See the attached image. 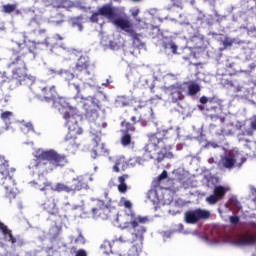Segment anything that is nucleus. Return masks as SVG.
Listing matches in <instances>:
<instances>
[{"mask_svg":"<svg viewBox=\"0 0 256 256\" xmlns=\"http://www.w3.org/2000/svg\"><path fill=\"white\" fill-rule=\"evenodd\" d=\"M236 74H237V71H236V70H234V71H232V72L229 73V75H231V76H232V75H236Z\"/></svg>","mask_w":256,"mask_h":256,"instance_id":"54","label":"nucleus"},{"mask_svg":"<svg viewBox=\"0 0 256 256\" xmlns=\"http://www.w3.org/2000/svg\"><path fill=\"white\" fill-rule=\"evenodd\" d=\"M101 153H105V151L103 150V147H102V151H101Z\"/></svg>","mask_w":256,"mask_h":256,"instance_id":"59","label":"nucleus"},{"mask_svg":"<svg viewBox=\"0 0 256 256\" xmlns=\"http://www.w3.org/2000/svg\"><path fill=\"white\" fill-rule=\"evenodd\" d=\"M0 231L5 239L12 245H17V247H23L25 242L22 240L21 236H13V231L5 225V223L1 222L0 220Z\"/></svg>","mask_w":256,"mask_h":256,"instance_id":"13","label":"nucleus"},{"mask_svg":"<svg viewBox=\"0 0 256 256\" xmlns=\"http://www.w3.org/2000/svg\"><path fill=\"white\" fill-rule=\"evenodd\" d=\"M102 127L105 129V127H107V123H103Z\"/></svg>","mask_w":256,"mask_h":256,"instance_id":"56","label":"nucleus"},{"mask_svg":"<svg viewBox=\"0 0 256 256\" xmlns=\"http://www.w3.org/2000/svg\"><path fill=\"white\" fill-rule=\"evenodd\" d=\"M237 245L249 246L255 245L256 237L253 234H244L238 240H236Z\"/></svg>","mask_w":256,"mask_h":256,"instance_id":"21","label":"nucleus"},{"mask_svg":"<svg viewBox=\"0 0 256 256\" xmlns=\"http://www.w3.org/2000/svg\"><path fill=\"white\" fill-rule=\"evenodd\" d=\"M133 1H140V0H133Z\"/></svg>","mask_w":256,"mask_h":256,"instance_id":"61","label":"nucleus"},{"mask_svg":"<svg viewBox=\"0 0 256 256\" xmlns=\"http://www.w3.org/2000/svg\"><path fill=\"white\" fill-rule=\"evenodd\" d=\"M168 174L167 171L164 170L159 176H158V181H163L164 179H167Z\"/></svg>","mask_w":256,"mask_h":256,"instance_id":"43","label":"nucleus"},{"mask_svg":"<svg viewBox=\"0 0 256 256\" xmlns=\"http://www.w3.org/2000/svg\"><path fill=\"white\" fill-rule=\"evenodd\" d=\"M76 256H87V252L85 250H78Z\"/></svg>","mask_w":256,"mask_h":256,"instance_id":"45","label":"nucleus"},{"mask_svg":"<svg viewBox=\"0 0 256 256\" xmlns=\"http://www.w3.org/2000/svg\"><path fill=\"white\" fill-rule=\"evenodd\" d=\"M17 9V4H6L2 6L3 13L11 14Z\"/></svg>","mask_w":256,"mask_h":256,"instance_id":"35","label":"nucleus"},{"mask_svg":"<svg viewBox=\"0 0 256 256\" xmlns=\"http://www.w3.org/2000/svg\"><path fill=\"white\" fill-rule=\"evenodd\" d=\"M33 47V48H32ZM19 44L18 48L13 50L8 63V69H12V77L16 79L20 85H32L35 77L29 74L27 69V61L31 59V55H35V44Z\"/></svg>","mask_w":256,"mask_h":256,"instance_id":"2","label":"nucleus"},{"mask_svg":"<svg viewBox=\"0 0 256 256\" xmlns=\"http://www.w3.org/2000/svg\"><path fill=\"white\" fill-rule=\"evenodd\" d=\"M227 67L231 69L233 67V64H229Z\"/></svg>","mask_w":256,"mask_h":256,"instance_id":"57","label":"nucleus"},{"mask_svg":"<svg viewBox=\"0 0 256 256\" xmlns=\"http://www.w3.org/2000/svg\"><path fill=\"white\" fill-rule=\"evenodd\" d=\"M233 43H235V39H231L229 36H225L222 40L223 49H227L229 47H233Z\"/></svg>","mask_w":256,"mask_h":256,"instance_id":"36","label":"nucleus"},{"mask_svg":"<svg viewBox=\"0 0 256 256\" xmlns=\"http://www.w3.org/2000/svg\"><path fill=\"white\" fill-rule=\"evenodd\" d=\"M112 23L113 25H115V27H117V29H121V31H125V33H128V35L132 37L133 43H141V34L135 32L131 20L123 17H118L114 19Z\"/></svg>","mask_w":256,"mask_h":256,"instance_id":"9","label":"nucleus"},{"mask_svg":"<svg viewBox=\"0 0 256 256\" xmlns=\"http://www.w3.org/2000/svg\"><path fill=\"white\" fill-rule=\"evenodd\" d=\"M0 175H2V186L5 189V197L11 201L19 195V188L15 182V168L9 167V161L0 156Z\"/></svg>","mask_w":256,"mask_h":256,"instance_id":"4","label":"nucleus"},{"mask_svg":"<svg viewBox=\"0 0 256 256\" xmlns=\"http://www.w3.org/2000/svg\"><path fill=\"white\" fill-rule=\"evenodd\" d=\"M248 226L251 227L252 229H256V223L254 221H250L248 223Z\"/></svg>","mask_w":256,"mask_h":256,"instance_id":"48","label":"nucleus"},{"mask_svg":"<svg viewBox=\"0 0 256 256\" xmlns=\"http://www.w3.org/2000/svg\"><path fill=\"white\" fill-rule=\"evenodd\" d=\"M133 17H137L139 15V10H136L135 12L132 13Z\"/></svg>","mask_w":256,"mask_h":256,"instance_id":"52","label":"nucleus"},{"mask_svg":"<svg viewBox=\"0 0 256 256\" xmlns=\"http://www.w3.org/2000/svg\"><path fill=\"white\" fill-rule=\"evenodd\" d=\"M127 179H129V174H123L118 177V191L122 195H125V193H127L128 186L127 183H125Z\"/></svg>","mask_w":256,"mask_h":256,"instance_id":"26","label":"nucleus"},{"mask_svg":"<svg viewBox=\"0 0 256 256\" xmlns=\"http://www.w3.org/2000/svg\"><path fill=\"white\" fill-rule=\"evenodd\" d=\"M69 87L70 91L74 93L73 99H84L83 95H81V85L79 83H70Z\"/></svg>","mask_w":256,"mask_h":256,"instance_id":"28","label":"nucleus"},{"mask_svg":"<svg viewBox=\"0 0 256 256\" xmlns=\"http://www.w3.org/2000/svg\"><path fill=\"white\" fill-rule=\"evenodd\" d=\"M149 223V217L136 215L135 213H130V222H127L125 225V229L133 230L132 235L135 237L134 240L144 241L145 234L147 233V225Z\"/></svg>","mask_w":256,"mask_h":256,"instance_id":"8","label":"nucleus"},{"mask_svg":"<svg viewBox=\"0 0 256 256\" xmlns=\"http://www.w3.org/2000/svg\"><path fill=\"white\" fill-rule=\"evenodd\" d=\"M170 49H171V51H172V53H177V45H175V44H170Z\"/></svg>","mask_w":256,"mask_h":256,"instance_id":"46","label":"nucleus"},{"mask_svg":"<svg viewBox=\"0 0 256 256\" xmlns=\"http://www.w3.org/2000/svg\"><path fill=\"white\" fill-rule=\"evenodd\" d=\"M150 159H153V154L147 151H144L142 156L134 157V161L135 163H138V165H143V163L149 161Z\"/></svg>","mask_w":256,"mask_h":256,"instance_id":"29","label":"nucleus"},{"mask_svg":"<svg viewBox=\"0 0 256 256\" xmlns=\"http://www.w3.org/2000/svg\"><path fill=\"white\" fill-rule=\"evenodd\" d=\"M58 95L59 94L57 93L55 86H45L41 89V97L47 103H51V101L53 102L54 99H57Z\"/></svg>","mask_w":256,"mask_h":256,"instance_id":"19","label":"nucleus"},{"mask_svg":"<svg viewBox=\"0 0 256 256\" xmlns=\"http://www.w3.org/2000/svg\"><path fill=\"white\" fill-rule=\"evenodd\" d=\"M247 161V158L243 157L241 154L233 155L232 157L226 156L222 159V165L225 169H233L235 167V163H237V167H241L243 163Z\"/></svg>","mask_w":256,"mask_h":256,"instance_id":"17","label":"nucleus"},{"mask_svg":"<svg viewBox=\"0 0 256 256\" xmlns=\"http://www.w3.org/2000/svg\"><path fill=\"white\" fill-rule=\"evenodd\" d=\"M31 23H35V19H33V20L31 21Z\"/></svg>","mask_w":256,"mask_h":256,"instance_id":"58","label":"nucleus"},{"mask_svg":"<svg viewBox=\"0 0 256 256\" xmlns=\"http://www.w3.org/2000/svg\"><path fill=\"white\" fill-rule=\"evenodd\" d=\"M250 129L253 131H256V118L254 120L251 121L250 123Z\"/></svg>","mask_w":256,"mask_h":256,"instance_id":"44","label":"nucleus"},{"mask_svg":"<svg viewBox=\"0 0 256 256\" xmlns=\"http://www.w3.org/2000/svg\"><path fill=\"white\" fill-rule=\"evenodd\" d=\"M64 79L66 81H73L75 79V77H77V74H75V69L73 68V72L69 71V70H65L62 73Z\"/></svg>","mask_w":256,"mask_h":256,"instance_id":"34","label":"nucleus"},{"mask_svg":"<svg viewBox=\"0 0 256 256\" xmlns=\"http://www.w3.org/2000/svg\"><path fill=\"white\" fill-rule=\"evenodd\" d=\"M127 167H129V164H127V159L124 156H120L118 159H116L113 166V171H115V173H121V171H125Z\"/></svg>","mask_w":256,"mask_h":256,"instance_id":"22","label":"nucleus"},{"mask_svg":"<svg viewBox=\"0 0 256 256\" xmlns=\"http://www.w3.org/2000/svg\"><path fill=\"white\" fill-rule=\"evenodd\" d=\"M214 194L216 195V197L218 199H223L225 197V195L227 194V190L225 189V187L223 186H216L214 188Z\"/></svg>","mask_w":256,"mask_h":256,"instance_id":"33","label":"nucleus"},{"mask_svg":"<svg viewBox=\"0 0 256 256\" xmlns=\"http://www.w3.org/2000/svg\"><path fill=\"white\" fill-rule=\"evenodd\" d=\"M248 137H253V130L251 128L245 129L237 135L239 143H251Z\"/></svg>","mask_w":256,"mask_h":256,"instance_id":"23","label":"nucleus"},{"mask_svg":"<svg viewBox=\"0 0 256 256\" xmlns=\"http://www.w3.org/2000/svg\"><path fill=\"white\" fill-rule=\"evenodd\" d=\"M1 120L5 123L7 129H9V125H11V119H13V112L4 111L0 115Z\"/></svg>","mask_w":256,"mask_h":256,"instance_id":"30","label":"nucleus"},{"mask_svg":"<svg viewBox=\"0 0 256 256\" xmlns=\"http://www.w3.org/2000/svg\"><path fill=\"white\" fill-rule=\"evenodd\" d=\"M199 102L202 105H205V109L210 113L211 118L216 117V119H219V113H221L223 109L221 100L216 97L207 98V96H202L200 97Z\"/></svg>","mask_w":256,"mask_h":256,"instance_id":"10","label":"nucleus"},{"mask_svg":"<svg viewBox=\"0 0 256 256\" xmlns=\"http://www.w3.org/2000/svg\"><path fill=\"white\" fill-rule=\"evenodd\" d=\"M63 119H65L66 126L68 127V133L64 138V145L66 147H71L72 149H79L81 143L77 141V135L83 133V130L79 127V115L65 112L63 114Z\"/></svg>","mask_w":256,"mask_h":256,"instance_id":"6","label":"nucleus"},{"mask_svg":"<svg viewBox=\"0 0 256 256\" xmlns=\"http://www.w3.org/2000/svg\"><path fill=\"white\" fill-rule=\"evenodd\" d=\"M121 144L123 145V147H128V145H131V134L124 133L121 138Z\"/></svg>","mask_w":256,"mask_h":256,"instance_id":"37","label":"nucleus"},{"mask_svg":"<svg viewBox=\"0 0 256 256\" xmlns=\"http://www.w3.org/2000/svg\"><path fill=\"white\" fill-rule=\"evenodd\" d=\"M157 97V99H161V97L160 96H156Z\"/></svg>","mask_w":256,"mask_h":256,"instance_id":"60","label":"nucleus"},{"mask_svg":"<svg viewBox=\"0 0 256 256\" xmlns=\"http://www.w3.org/2000/svg\"><path fill=\"white\" fill-rule=\"evenodd\" d=\"M167 91L169 93V99L171 103H179V101H183L185 99V87H183L181 84H173L170 85L167 88Z\"/></svg>","mask_w":256,"mask_h":256,"instance_id":"14","label":"nucleus"},{"mask_svg":"<svg viewBox=\"0 0 256 256\" xmlns=\"http://www.w3.org/2000/svg\"><path fill=\"white\" fill-rule=\"evenodd\" d=\"M91 212L95 219H103L105 221L109 219L111 210L107 205H105L104 201L98 200L96 206L91 209Z\"/></svg>","mask_w":256,"mask_h":256,"instance_id":"15","label":"nucleus"},{"mask_svg":"<svg viewBox=\"0 0 256 256\" xmlns=\"http://www.w3.org/2000/svg\"><path fill=\"white\" fill-rule=\"evenodd\" d=\"M74 73L80 81H93L95 77V64L87 55H81L75 64Z\"/></svg>","mask_w":256,"mask_h":256,"instance_id":"7","label":"nucleus"},{"mask_svg":"<svg viewBox=\"0 0 256 256\" xmlns=\"http://www.w3.org/2000/svg\"><path fill=\"white\" fill-rule=\"evenodd\" d=\"M49 21L52 23V25H61V23H65V16H63L61 13H56L50 17Z\"/></svg>","mask_w":256,"mask_h":256,"instance_id":"32","label":"nucleus"},{"mask_svg":"<svg viewBox=\"0 0 256 256\" xmlns=\"http://www.w3.org/2000/svg\"><path fill=\"white\" fill-rule=\"evenodd\" d=\"M52 107H54V109H67V107H69V104L65 97H60L58 94L52 102Z\"/></svg>","mask_w":256,"mask_h":256,"instance_id":"25","label":"nucleus"},{"mask_svg":"<svg viewBox=\"0 0 256 256\" xmlns=\"http://www.w3.org/2000/svg\"><path fill=\"white\" fill-rule=\"evenodd\" d=\"M99 15H101L99 12L93 13L90 17L91 23H98L99 22Z\"/></svg>","mask_w":256,"mask_h":256,"instance_id":"40","label":"nucleus"},{"mask_svg":"<svg viewBox=\"0 0 256 256\" xmlns=\"http://www.w3.org/2000/svg\"><path fill=\"white\" fill-rule=\"evenodd\" d=\"M206 201H207V203H209V205H215L218 203V201H221V200L215 194H213V195H210L209 197H207Z\"/></svg>","mask_w":256,"mask_h":256,"instance_id":"38","label":"nucleus"},{"mask_svg":"<svg viewBox=\"0 0 256 256\" xmlns=\"http://www.w3.org/2000/svg\"><path fill=\"white\" fill-rule=\"evenodd\" d=\"M201 92V86L196 82H191L188 85L187 95L188 97H195L197 93Z\"/></svg>","mask_w":256,"mask_h":256,"instance_id":"27","label":"nucleus"},{"mask_svg":"<svg viewBox=\"0 0 256 256\" xmlns=\"http://www.w3.org/2000/svg\"><path fill=\"white\" fill-rule=\"evenodd\" d=\"M209 130L212 131V133H215V135H223V130H217L216 124H210Z\"/></svg>","mask_w":256,"mask_h":256,"instance_id":"39","label":"nucleus"},{"mask_svg":"<svg viewBox=\"0 0 256 256\" xmlns=\"http://www.w3.org/2000/svg\"><path fill=\"white\" fill-rule=\"evenodd\" d=\"M84 109V117H86L89 121H95L99 117V104H97L95 101H87L83 105Z\"/></svg>","mask_w":256,"mask_h":256,"instance_id":"16","label":"nucleus"},{"mask_svg":"<svg viewBox=\"0 0 256 256\" xmlns=\"http://www.w3.org/2000/svg\"><path fill=\"white\" fill-rule=\"evenodd\" d=\"M184 217L187 223L195 225V223H199V221L203 219H209V217H211V212L198 208L186 211Z\"/></svg>","mask_w":256,"mask_h":256,"instance_id":"12","label":"nucleus"},{"mask_svg":"<svg viewBox=\"0 0 256 256\" xmlns=\"http://www.w3.org/2000/svg\"><path fill=\"white\" fill-rule=\"evenodd\" d=\"M5 83V78L3 77V74L0 73V87Z\"/></svg>","mask_w":256,"mask_h":256,"instance_id":"50","label":"nucleus"},{"mask_svg":"<svg viewBox=\"0 0 256 256\" xmlns=\"http://www.w3.org/2000/svg\"><path fill=\"white\" fill-rule=\"evenodd\" d=\"M28 169H35L38 173V179L36 182L34 181L33 184L37 185V189L46 196L49 195V193H67L68 195H75V193L82 191V189H89V181L83 176H77L67 184L58 182L53 186V183L45 178L47 173L53 171V165L50 161H47V158L41 157V153L36 159L30 162Z\"/></svg>","mask_w":256,"mask_h":256,"instance_id":"1","label":"nucleus"},{"mask_svg":"<svg viewBox=\"0 0 256 256\" xmlns=\"http://www.w3.org/2000/svg\"><path fill=\"white\" fill-rule=\"evenodd\" d=\"M198 109H200V111H205V106L198 105Z\"/></svg>","mask_w":256,"mask_h":256,"instance_id":"53","label":"nucleus"},{"mask_svg":"<svg viewBox=\"0 0 256 256\" xmlns=\"http://www.w3.org/2000/svg\"><path fill=\"white\" fill-rule=\"evenodd\" d=\"M121 201H124L123 205H124L125 209H132L133 208V204L131 203V201L125 200V197H122Z\"/></svg>","mask_w":256,"mask_h":256,"instance_id":"41","label":"nucleus"},{"mask_svg":"<svg viewBox=\"0 0 256 256\" xmlns=\"http://www.w3.org/2000/svg\"><path fill=\"white\" fill-rule=\"evenodd\" d=\"M76 25L79 28V31H83V25L81 23H77Z\"/></svg>","mask_w":256,"mask_h":256,"instance_id":"51","label":"nucleus"},{"mask_svg":"<svg viewBox=\"0 0 256 256\" xmlns=\"http://www.w3.org/2000/svg\"><path fill=\"white\" fill-rule=\"evenodd\" d=\"M41 207L49 215H59V208L57 207V199L50 197L41 204Z\"/></svg>","mask_w":256,"mask_h":256,"instance_id":"18","label":"nucleus"},{"mask_svg":"<svg viewBox=\"0 0 256 256\" xmlns=\"http://www.w3.org/2000/svg\"><path fill=\"white\" fill-rule=\"evenodd\" d=\"M143 251V240H133L132 246L127 252V256H139Z\"/></svg>","mask_w":256,"mask_h":256,"instance_id":"20","label":"nucleus"},{"mask_svg":"<svg viewBox=\"0 0 256 256\" xmlns=\"http://www.w3.org/2000/svg\"><path fill=\"white\" fill-rule=\"evenodd\" d=\"M230 223L232 225H237L239 223V216H230Z\"/></svg>","mask_w":256,"mask_h":256,"instance_id":"42","label":"nucleus"},{"mask_svg":"<svg viewBox=\"0 0 256 256\" xmlns=\"http://www.w3.org/2000/svg\"><path fill=\"white\" fill-rule=\"evenodd\" d=\"M130 100L127 96H118L115 100L116 107H129Z\"/></svg>","mask_w":256,"mask_h":256,"instance_id":"31","label":"nucleus"},{"mask_svg":"<svg viewBox=\"0 0 256 256\" xmlns=\"http://www.w3.org/2000/svg\"><path fill=\"white\" fill-rule=\"evenodd\" d=\"M176 132L173 129L156 132L149 137L148 143L144 146L143 151L152 154V158L157 163H162L165 159H173V146L169 143L175 139Z\"/></svg>","mask_w":256,"mask_h":256,"instance_id":"3","label":"nucleus"},{"mask_svg":"<svg viewBox=\"0 0 256 256\" xmlns=\"http://www.w3.org/2000/svg\"><path fill=\"white\" fill-rule=\"evenodd\" d=\"M42 159H47L54 167H65L69 160L65 154H59L55 150L41 152Z\"/></svg>","mask_w":256,"mask_h":256,"instance_id":"11","label":"nucleus"},{"mask_svg":"<svg viewBox=\"0 0 256 256\" xmlns=\"http://www.w3.org/2000/svg\"><path fill=\"white\" fill-rule=\"evenodd\" d=\"M134 112L136 116H132L129 122L127 120H123L120 126L124 129L123 133H135V125L140 123L142 127H147V123L151 121V116L153 115V109L147 105H138L134 108Z\"/></svg>","mask_w":256,"mask_h":256,"instance_id":"5","label":"nucleus"},{"mask_svg":"<svg viewBox=\"0 0 256 256\" xmlns=\"http://www.w3.org/2000/svg\"><path fill=\"white\" fill-rule=\"evenodd\" d=\"M98 13L103 17L108 19H113L115 17V10L110 5H104L98 9Z\"/></svg>","mask_w":256,"mask_h":256,"instance_id":"24","label":"nucleus"},{"mask_svg":"<svg viewBox=\"0 0 256 256\" xmlns=\"http://www.w3.org/2000/svg\"><path fill=\"white\" fill-rule=\"evenodd\" d=\"M235 207H237V209H239V210L243 209V206H241V202H239V201L235 202Z\"/></svg>","mask_w":256,"mask_h":256,"instance_id":"49","label":"nucleus"},{"mask_svg":"<svg viewBox=\"0 0 256 256\" xmlns=\"http://www.w3.org/2000/svg\"><path fill=\"white\" fill-rule=\"evenodd\" d=\"M25 127H27L28 131H33V124L31 122L26 123Z\"/></svg>","mask_w":256,"mask_h":256,"instance_id":"47","label":"nucleus"},{"mask_svg":"<svg viewBox=\"0 0 256 256\" xmlns=\"http://www.w3.org/2000/svg\"><path fill=\"white\" fill-rule=\"evenodd\" d=\"M46 30L45 29H42V30H39L38 33H45Z\"/></svg>","mask_w":256,"mask_h":256,"instance_id":"55","label":"nucleus"}]
</instances>
